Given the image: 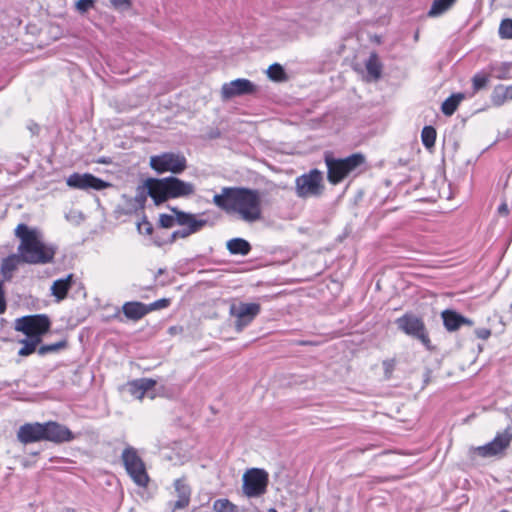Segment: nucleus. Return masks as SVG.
Wrapping results in <instances>:
<instances>
[{"label": "nucleus", "mask_w": 512, "mask_h": 512, "mask_svg": "<svg viewBox=\"0 0 512 512\" xmlns=\"http://www.w3.org/2000/svg\"><path fill=\"white\" fill-rule=\"evenodd\" d=\"M394 368L395 361L393 359L383 361V369L386 379H389L391 377Z\"/></svg>", "instance_id": "obj_43"}, {"label": "nucleus", "mask_w": 512, "mask_h": 512, "mask_svg": "<svg viewBox=\"0 0 512 512\" xmlns=\"http://www.w3.org/2000/svg\"><path fill=\"white\" fill-rule=\"evenodd\" d=\"M175 492L178 499L172 504V510H181L186 508L190 503L191 489L184 479H176L174 481Z\"/></svg>", "instance_id": "obj_20"}, {"label": "nucleus", "mask_w": 512, "mask_h": 512, "mask_svg": "<svg viewBox=\"0 0 512 512\" xmlns=\"http://www.w3.org/2000/svg\"><path fill=\"white\" fill-rule=\"evenodd\" d=\"M133 197H125L126 201V207H125V213L126 214H132L134 212H137L138 210H142V208H138L134 203L132 202Z\"/></svg>", "instance_id": "obj_44"}, {"label": "nucleus", "mask_w": 512, "mask_h": 512, "mask_svg": "<svg viewBox=\"0 0 512 512\" xmlns=\"http://www.w3.org/2000/svg\"><path fill=\"white\" fill-rule=\"evenodd\" d=\"M15 236L20 240L17 252L23 263L36 265L53 261L56 249L44 243L42 233L37 228L20 223L15 229Z\"/></svg>", "instance_id": "obj_2"}, {"label": "nucleus", "mask_w": 512, "mask_h": 512, "mask_svg": "<svg viewBox=\"0 0 512 512\" xmlns=\"http://www.w3.org/2000/svg\"><path fill=\"white\" fill-rule=\"evenodd\" d=\"M20 263H23V260L18 252L17 254H11L2 260L1 274L4 280L9 281L12 279L13 274L17 270Z\"/></svg>", "instance_id": "obj_24"}, {"label": "nucleus", "mask_w": 512, "mask_h": 512, "mask_svg": "<svg viewBox=\"0 0 512 512\" xmlns=\"http://www.w3.org/2000/svg\"><path fill=\"white\" fill-rule=\"evenodd\" d=\"M443 319V325L449 332L457 331L461 326L468 325L472 326L473 321L469 318L464 317L458 312L450 309H446L441 313Z\"/></svg>", "instance_id": "obj_19"}, {"label": "nucleus", "mask_w": 512, "mask_h": 512, "mask_svg": "<svg viewBox=\"0 0 512 512\" xmlns=\"http://www.w3.org/2000/svg\"><path fill=\"white\" fill-rule=\"evenodd\" d=\"M190 235L191 234L188 232V230L183 227L182 229L176 230L171 234V242L175 241L178 238H187Z\"/></svg>", "instance_id": "obj_45"}, {"label": "nucleus", "mask_w": 512, "mask_h": 512, "mask_svg": "<svg viewBox=\"0 0 512 512\" xmlns=\"http://www.w3.org/2000/svg\"><path fill=\"white\" fill-rule=\"evenodd\" d=\"M268 512H278L275 508L268 509Z\"/></svg>", "instance_id": "obj_50"}, {"label": "nucleus", "mask_w": 512, "mask_h": 512, "mask_svg": "<svg viewBox=\"0 0 512 512\" xmlns=\"http://www.w3.org/2000/svg\"><path fill=\"white\" fill-rule=\"evenodd\" d=\"M498 213L504 216H507L509 214V209L506 202H503L499 205Z\"/></svg>", "instance_id": "obj_48"}, {"label": "nucleus", "mask_w": 512, "mask_h": 512, "mask_svg": "<svg viewBox=\"0 0 512 512\" xmlns=\"http://www.w3.org/2000/svg\"><path fill=\"white\" fill-rule=\"evenodd\" d=\"M365 157L361 153H354L345 158H335L332 154H325L327 166V179L333 184H339L346 177L359 172V168L365 164Z\"/></svg>", "instance_id": "obj_3"}, {"label": "nucleus", "mask_w": 512, "mask_h": 512, "mask_svg": "<svg viewBox=\"0 0 512 512\" xmlns=\"http://www.w3.org/2000/svg\"><path fill=\"white\" fill-rule=\"evenodd\" d=\"M122 312L128 320L138 321L148 314L146 304L139 301L125 302Z\"/></svg>", "instance_id": "obj_21"}, {"label": "nucleus", "mask_w": 512, "mask_h": 512, "mask_svg": "<svg viewBox=\"0 0 512 512\" xmlns=\"http://www.w3.org/2000/svg\"><path fill=\"white\" fill-rule=\"evenodd\" d=\"M475 334L479 339L487 340L491 335V331L487 328H478L475 330Z\"/></svg>", "instance_id": "obj_46"}, {"label": "nucleus", "mask_w": 512, "mask_h": 512, "mask_svg": "<svg viewBox=\"0 0 512 512\" xmlns=\"http://www.w3.org/2000/svg\"><path fill=\"white\" fill-rule=\"evenodd\" d=\"M152 183L155 186L152 190L158 193L160 205L169 199L188 197L195 192L194 184L185 182L175 176L154 178Z\"/></svg>", "instance_id": "obj_4"}, {"label": "nucleus", "mask_w": 512, "mask_h": 512, "mask_svg": "<svg viewBox=\"0 0 512 512\" xmlns=\"http://www.w3.org/2000/svg\"><path fill=\"white\" fill-rule=\"evenodd\" d=\"M150 167L158 174H180L187 168V160L182 154L164 152L150 157Z\"/></svg>", "instance_id": "obj_10"}, {"label": "nucleus", "mask_w": 512, "mask_h": 512, "mask_svg": "<svg viewBox=\"0 0 512 512\" xmlns=\"http://www.w3.org/2000/svg\"><path fill=\"white\" fill-rule=\"evenodd\" d=\"M510 308L512 309V303H511V305H510Z\"/></svg>", "instance_id": "obj_54"}, {"label": "nucleus", "mask_w": 512, "mask_h": 512, "mask_svg": "<svg viewBox=\"0 0 512 512\" xmlns=\"http://www.w3.org/2000/svg\"><path fill=\"white\" fill-rule=\"evenodd\" d=\"M121 460L127 474L133 482L139 487H146L149 482V476L146 471L145 463L138 455L134 447H126L121 454Z\"/></svg>", "instance_id": "obj_7"}, {"label": "nucleus", "mask_w": 512, "mask_h": 512, "mask_svg": "<svg viewBox=\"0 0 512 512\" xmlns=\"http://www.w3.org/2000/svg\"><path fill=\"white\" fill-rule=\"evenodd\" d=\"M45 441L55 444L71 442L76 435L65 425L56 421L44 422Z\"/></svg>", "instance_id": "obj_14"}, {"label": "nucleus", "mask_w": 512, "mask_h": 512, "mask_svg": "<svg viewBox=\"0 0 512 512\" xmlns=\"http://www.w3.org/2000/svg\"><path fill=\"white\" fill-rule=\"evenodd\" d=\"M66 183L70 188L79 190L101 191L110 186V184L90 173H73L67 179Z\"/></svg>", "instance_id": "obj_12"}, {"label": "nucleus", "mask_w": 512, "mask_h": 512, "mask_svg": "<svg viewBox=\"0 0 512 512\" xmlns=\"http://www.w3.org/2000/svg\"><path fill=\"white\" fill-rule=\"evenodd\" d=\"M397 328L405 335L418 340L427 350L433 349L428 329L422 317L406 312L395 320Z\"/></svg>", "instance_id": "obj_5"}, {"label": "nucleus", "mask_w": 512, "mask_h": 512, "mask_svg": "<svg viewBox=\"0 0 512 512\" xmlns=\"http://www.w3.org/2000/svg\"><path fill=\"white\" fill-rule=\"evenodd\" d=\"M323 191V173L318 169H311L295 179V194L299 198L319 197Z\"/></svg>", "instance_id": "obj_6"}, {"label": "nucleus", "mask_w": 512, "mask_h": 512, "mask_svg": "<svg viewBox=\"0 0 512 512\" xmlns=\"http://www.w3.org/2000/svg\"><path fill=\"white\" fill-rule=\"evenodd\" d=\"M171 303V300L169 298H161L158 299L150 304H146V308L148 310V313L156 310H161L164 308H167Z\"/></svg>", "instance_id": "obj_38"}, {"label": "nucleus", "mask_w": 512, "mask_h": 512, "mask_svg": "<svg viewBox=\"0 0 512 512\" xmlns=\"http://www.w3.org/2000/svg\"><path fill=\"white\" fill-rule=\"evenodd\" d=\"M51 321L46 314L27 315L15 320L14 328L28 338H40L49 331Z\"/></svg>", "instance_id": "obj_8"}, {"label": "nucleus", "mask_w": 512, "mask_h": 512, "mask_svg": "<svg viewBox=\"0 0 512 512\" xmlns=\"http://www.w3.org/2000/svg\"><path fill=\"white\" fill-rule=\"evenodd\" d=\"M153 180L154 178L152 177L147 178L144 181L143 185L137 187L136 194L132 198V202L138 208L144 209L148 196L151 197L156 206L160 205V202L158 201V193L152 190L155 187L154 184L152 183Z\"/></svg>", "instance_id": "obj_18"}, {"label": "nucleus", "mask_w": 512, "mask_h": 512, "mask_svg": "<svg viewBox=\"0 0 512 512\" xmlns=\"http://www.w3.org/2000/svg\"><path fill=\"white\" fill-rule=\"evenodd\" d=\"M28 128L33 135L38 134L39 130H40V127L36 123H32L31 125L28 126Z\"/></svg>", "instance_id": "obj_49"}, {"label": "nucleus", "mask_w": 512, "mask_h": 512, "mask_svg": "<svg viewBox=\"0 0 512 512\" xmlns=\"http://www.w3.org/2000/svg\"><path fill=\"white\" fill-rule=\"evenodd\" d=\"M261 306L258 303L232 304L230 315L235 318V329L240 332L247 327L260 313Z\"/></svg>", "instance_id": "obj_11"}, {"label": "nucleus", "mask_w": 512, "mask_h": 512, "mask_svg": "<svg viewBox=\"0 0 512 512\" xmlns=\"http://www.w3.org/2000/svg\"><path fill=\"white\" fill-rule=\"evenodd\" d=\"M176 223V215L161 214L159 217V224L163 228H171Z\"/></svg>", "instance_id": "obj_40"}, {"label": "nucleus", "mask_w": 512, "mask_h": 512, "mask_svg": "<svg viewBox=\"0 0 512 512\" xmlns=\"http://www.w3.org/2000/svg\"><path fill=\"white\" fill-rule=\"evenodd\" d=\"M465 98L463 93H455L448 97L441 106L442 113L451 116L457 110L460 102Z\"/></svg>", "instance_id": "obj_27"}, {"label": "nucleus", "mask_w": 512, "mask_h": 512, "mask_svg": "<svg viewBox=\"0 0 512 512\" xmlns=\"http://www.w3.org/2000/svg\"><path fill=\"white\" fill-rule=\"evenodd\" d=\"M213 203L227 212L237 213L245 222L261 219V197L256 189L224 187L221 194L214 195Z\"/></svg>", "instance_id": "obj_1"}, {"label": "nucleus", "mask_w": 512, "mask_h": 512, "mask_svg": "<svg viewBox=\"0 0 512 512\" xmlns=\"http://www.w3.org/2000/svg\"><path fill=\"white\" fill-rule=\"evenodd\" d=\"M40 338H25L20 340L23 347L18 351L19 356H29L34 352H37V346L41 343Z\"/></svg>", "instance_id": "obj_30"}, {"label": "nucleus", "mask_w": 512, "mask_h": 512, "mask_svg": "<svg viewBox=\"0 0 512 512\" xmlns=\"http://www.w3.org/2000/svg\"><path fill=\"white\" fill-rule=\"evenodd\" d=\"M512 441V433L506 429L502 433H498L489 443L476 448V452L481 457H493L503 453Z\"/></svg>", "instance_id": "obj_13"}, {"label": "nucleus", "mask_w": 512, "mask_h": 512, "mask_svg": "<svg viewBox=\"0 0 512 512\" xmlns=\"http://www.w3.org/2000/svg\"><path fill=\"white\" fill-rule=\"evenodd\" d=\"M137 228L139 233L144 235H150L153 232V225L146 218L138 222Z\"/></svg>", "instance_id": "obj_42"}, {"label": "nucleus", "mask_w": 512, "mask_h": 512, "mask_svg": "<svg viewBox=\"0 0 512 512\" xmlns=\"http://www.w3.org/2000/svg\"><path fill=\"white\" fill-rule=\"evenodd\" d=\"M256 92V86L248 79L238 78L222 85L221 95L225 100L234 97L251 95Z\"/></svg>", "instance_id": "obj_15"}, {"label": "nucleus", "mask_w": 512, "mask_h": 512, "mask_svg": "<svg viewBox=\"0 0 512 512\" xmlns=\"http://www.w3.org/2000/svg\"><path fill=\"white\" fill-rule=\"evenodd\" d=\"M66 512H74V510L67 509Z\"/></svg>", "instance_id": "obj_53"}, {"label": "nucleus", "mask_w": 512, "mask_h": 512, "mask_svg": "<svg viewBox=\"0 0 512 512\" xmlns=\"http://www.w3.org/2000/svg\"><path fill=\"white\" fill-rule=\"evenodd\" d=\"M492 2H494L495 0H491Z\"/></svg>", "instance_id": "obj_55"}, {"label": "nucleus", "mask_w": 512, "mask_h": 512, "mask_svg": "<svg viewBox=\"0 0 512 512\" xmlns=\"http://www.w3.org/2000/svg\"><path fill=\"white\" fill-rule=\"evenodd\" d=\"M95 0H78L76 2V9L79 13L84 14L94 7Z\"/></svg>", "instance_id": "obj_41"}, {"label": "nucleus", "mask_w": 512, "mask_h": 512, "mask_svg": "<svg viewBox=\"0 0 512 512\" xmlns=\"http://www.w3.org/2000/svg\"><path fill=\"white\" fill-rule=\"evenodd\" d=\"M171 211L176 215V223L188 230L192 235L202 230L207 224V219H199L195 214L184 212L174 207Z\"/></svg>", "instance_id": "obj_17"}, {"label": "nucleus", "mask_w": 512, "mask_h": 512, "mask_svg": "<svg viewBox=\"0 0 512 512\" xmlns=\"http://www.w3.org/2000/svg\"><path fill=\"white\" fill-rule=\"evenodd\" d=\"M155 385L156 381L150 378H140L128 383L129 392L137 399H142Z\"/></svg>", "instance_id": "obj_23"}, {"label": "nucleus", "mask_w": 512, "mask_h": 512, "mask_svg": "<svg viewBox=\"0 0 512 512\" xmlns=\"http://www.w3.org/2000/svg\"><path fill=\"white\" fill-rule=\"evenodd\" d=\"M226 248L232 255L246 256L251 252V244L243 238H232L227 241Z\"/></svg>", "instance_id": "obj_26"}, {"label": "nucleus", "mask_w": 512, "mask_h": 512, "mask_svg": "<svg viewBox=\"0 0 512 512\" xmlns=\"http://www.w3.org/2000/svg\"><path fill=\"white\" fill-rule=\"evenodd\" d=\"M6 300L4 295V290L0 292V314H3L6 311Z\"/></svg>", "instance_id": "obj_47"}, {"label": "nucleus", "mask_w": 512, "mask_h": 512, "mask_svg": "<svg viewBox=\"0 0 512 512\" xmlns=\"http://www.w3.org/2000/svg\"><path fill=\"white\" fill-rule=\"evenodd\" d=\"M498 34L501 39H512V19L505 18L500 22Z\"/></svg>", "instance_id": "obj_37"}, {"label": "nucleus", "mask_w": 512, "mask_h": 512, "mask_svg": "<svg viewBox=\"0 0 512 512\" xmlns=\"http://www.w3.org/2000/svg\"><path fill=\"white\" fill-rule=\"evenodd\" d=\"M73 283V274H69L64 278L57 279L51 286V294L56 298L58 302L62 301L66 298L67 293L71 289Z\"/></svg>", "instance_id": "obj_22"}, {"label": "nucleus", "mask_w": 512, "mask_h": 512, "mask_svg": "<svg viewBox=\"0 0 512 512\" xmlns=\"http://www.w3.org/2000/svg\"><path fill=\"white\" fill-rule=\"evenodd\" d=\"M490 80L489 74L485 72H478L472 78V88L474 92L484 89Z\"/></svg>", "instance_id": "obj_35"}, {"label": "nucleus", "mask_w": 512, "mask_h": 512, "mask_svg": "<svg viewBox=\"0 0 512 512\" xmlns=\"http://www.w3.org/2000/svg\"><path fill=\"white\" fill-rule=\"evenodd\" d=\"M267 75L271 80L276 82L285 81L287 79L284 68L278 63H273L269 66Z\"/></svg>", "instance_id": "obj_32"}, {"label": "nucleus", "mask_w": 512, "mask_h": 512, "mask_svg": "<svg viewBox=\"0 0 512 512\" xmlns=\"http://www.w3.org/2000/svg\"><path fill=\"white\" fill-rule=\"evenodd\" d=\"M422 143L426 148H431L435 145L436 130L432 126H425L421 132Z\"/></svg>", "instance_id": "obj_34"}, {"label": "nucleus", "mask_w": 512, "mask_h": 512, "mask_svg": "<svg viewBox=\"0 0 512 512\" xmlns=\"http://www.w3.org/2000/svg\"><path fill=\"white\" fill-rule=\"evenodd\" d=\"M243 494L248 498H258L267 492L269 474L261 468L248 469L243 475Z\"/></svg>", "instance_id": "obj_9"}, {"label": "nucleus", "mask_w": 512, "mask_h": 512, "mask_svg": "<svg viewBox=\"0 0 512 512\" xmlns=\"http://www.w3.org/2000/svg\"><path fill=\"white\" fill-rule=\"evenodd\" d=\"M511 68H512L511 62H502L498 66L491 67L492 71L495 72V75H494L495 78L500 79V80H506V79L512 78V76L510 74Z\"/></svg>", "instance_id": "obj_33"}, {"label": "nucleus", "mask_w": 512, "mask_h": 512, "mask_svg": "<svg viewBox=\"0 0 512 512\" xmlns=\"http://www.w3.org/2000/svg\"><path fill=\"white\" fill-rule=\"evenodd\" d=\"M365 67L368 75L373 80H378L381 76L382 72V64L379 61L378 55L376 53H371L369 58L365 63Z\"/></svg>", "instance_id": "obj_28"}, {"label": "nucleus", "mask_w": 512, "mask_h": 512, "mask_svg": "<svg viewBox=\"0 0 512 512\" xmlns=\"http://www.w3.org/2000/svg\"><path fill=\"white\" fill-rule=\"evenodd\" d=\"M163 272H164V270H163V269H159V270H158V274H162Z\"/></svg>", "instance_id": "obj_52"}, {"label": "nucleus", "mask_w": 512, "mask_h": 512, "mask_svg": "<svg viewBox=\"0 0 512 512\" xmlns=\"http://www.w3.org/2000/svg\"><path fill=\"white\" fill-rule=\"evenodd\" d=\"M456 0H434L429 11L428 16L437 17L449 10Z\"/></svg>", "instance_id": "obj_29"}, {"label": "nucleus", "mask_w": 512, "mask_h": 512, "mask_svg": "<svg viewBox=\"0 0 512 512\" xmlns=\"http://www.w3.org/2000/svg\"><path fill=\"white\" fill-rule=\"evenodd\" d=\"M490 100L495 107H500L507 101L512 100V85H496L491 93Z\"/></svg>", "instance_id": "obj_25"}, {"label": "nucleus", "mask_w": 512, "mask_h": 512, "mask_svg": "<svg viewBox=\"0 0 512 512\" xmlns=\"http://www.w3.org/2000/svg\"><path fill=\"white\" fill-rule=\"evenodd\" d=\"M67 347V341L65 339L63 340H60L56 343H52V344H44V345H41L38 349H37V353L40 355V356H45L49 353H56L64 348Z\"/></svg>", "instance_id": "obj_31"}, {"label": "nucleus", "mask_w": 512, "mask_h": 512, "mask_svg": "<svg viewBox=\"0 0 512 512\" xmlns=\"http://www.w3.org/2000/svg\"><path fill=\"white\" fill-rule=\"evenodd\" d=\"M3 291V283L2 281L0 280V292Z\"/></svg>", "instance_id": "obj_51"}, {"label": "nucleus", "mask_w": 512, "mask_h": 512, "mask_svg": "<svg viewBox=\"0 0 512 512\" xmlns=\"http://www.w3.org/2000/svg\"><path fill=\"white\" fill-rule=\"evenodd\" d=\"M215 512H238V507L228 499H217L213 503Z\"/></svg>", "instance_id": "obj_36"}, {"label": "nucleus", "mask_w": 512, "mask_h": 512, "mask_svg": "<svg viewBox=\"0 0 512 512\" xmlns=\"http://www.w3.org/2000/svg\"><path fill=\"white\" fill-rule=\"evenodd\" d=\"M44 433V423H25L19 427L17 431V439L22 444L45 441Z\"/></svg>", "instance_id": "obj_16"}, {"label": "nucleus", "mask_w": 512, "mask_h": 512, "mask_svg": "<svg viewBox=\"0 0 512 512\" xmlns=\"http://www.w3.org/2000/svg\"><path fill=\"white\" fill-rule=\"evenodd\" d=\"M111 6L118 11H127L132 6V0H110Z\"/></svg>", "instance_id": "obj_39"}]
</instances>
